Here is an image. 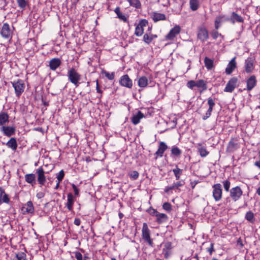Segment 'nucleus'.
<instances>
[{
  "instance_id": "nucleus-41",
  "label": "nucleus",
  "mask_w": 260,
  "mask_h": 260,
  "mask_svg": "<svg viewBox=\"0 0 260 260\" xmlns=\"http://www.w3.org/2000/svg\"><path fill=\"white\" fill-rule=\"evenodd\" d=\"M222 182L224 190L227 192L230 191V186H231L230 181L229 180L226 179L225 180L223 181Z\"/></svg>"
},
{
  "instance_id": "nucleus-43",
  "label": "nucleus",
  "mask_w": 260,
  "mask_h": 260,
  "mask_svg": "<svg viewBox=\"0 0 260 260\" xmlns=\"http://www.w3.org/2000/svg\"><path fill=\"white\" fill-rule=\"evenodd\" d=\"M18 6L22 9H24L27 5L26 1L25 0H16Z\"/></svg>"
},
{
  "instance_id": "nucleus-54",
  "label": "nucleus",
  "mask_w": 260,
  "mask_h": 260,
  "mask_svg": "<svg viewBox=\"0 0 260 260\" xmlns=\"http://www.w3.org/2000/svg\"><path fill=\"white\" fill-rule=\"evenodd\" d=\"M207 103L208 105H209V107L213 108L215 105L214 100L210 98H208Z\"/></svg>"
},
{
  "instance_id": "nucleus-49",
  "label": "nucleus",
  "mask_w": 260,
  "mask_h": 260,
  "mask_svg": "<svg viewBox=\"0 0 260 260\" xmlns=\"http://www.w3.org/2000/svg\"><path fill=\"white\" fill-rule=\"evenodd\" d=\"M186 85L188 88L192 89L196 86V82L193 80H190L187 83Z\"/></svg>"
},
{
  "instance_id": "nucleus-48",
  "label": "nucleus",
  "mask_w": 260,
  "mask_h": 260,
  "mask_svg": "<svg viewBox=\"0 0 260 260\" xmlns=\"http://www.w3.org/2000/svg\"><path fill=\"white\" fill-rule=\"evenodd\" d=\"M213 109V108L209 107L207 111L206 112L205 115L204 116L203 118L204 120L207 119L211 116Z\"/></svg>"
},
{
  "instance_id": "nucleus-21",
  "label": "nucleus",
  "mask_w": 260,
  "mask_h": 260,
  "mask_svg": "<svg viewBox=\"0 0 260 260\" xmlns=\"http://www.w3.org/2000/svg\"><path fill=\"white\" fill-rule=\"evenodd\" d=\"M114 12L117 15V17L120 20L123 21L124 22L128 23V20L127 19L128 16H126L120 11V8L117 7L114 10Z\"/></svg>"
},
{
  "instance_id": "nucleus-5",
  "label": "nucleus",
  "mask_w": 260,
  "mask_h": 260,
  "mask_svg": "<svg viewBox=\"0 0 260 260\" xmlns=\"http://www.w3.org/2000/svg\"><path fill=\"white\" fill-rule=\"evenodd\" d=\"M212 195L216 202L220 201L222 197V189L220 183H216L212 186Z\"/></svg>"
},
{
  "instance_id": "nucleus-59",
  "label": "nucleus",
  "mask_w": 260,
  "mask_h": 260,
  "mask_svg": "<svg viewBox=\"0 0 260 260\" xmlns=\"http://www.w3.org/2000/svg\"><path fill=\"white\" fill-rule=\"evenodd\" d=\"M253 70V66H246L245 71L247 73H250Z\"/></svg>"
},
{
  "instance_id": "nucleus-11",
  "label": "nucleus",
  "mask_w": 260,
  "mask_h": 260,
  "mask_svg": "<svg viewBox=\"0 0 260 260\" xmlns=\"http://www.w3.org/2000/svg\"><path fill=\"white\" fill-rule=\"evenodd\" d=\"M198 38L202 42H205L209 38V33L207 29L205 27H201L199 28Z\"/></svg>"
},
{
  "instance_id": "nucleus-52",
  "label": "nucleus",
  "mask_w": 260,
  "mask_h": 260,
  "mask_svg": "<svg viewBox=\"0 0 260 260\" xmlns=\"http://www.w3.org/2000/svg\"><path fill=\"white\" fill-rule=\"evenodd\" d=\"M205 65H213V60L205 57L204 59Z\"/></svg>"
},
{
  "instance_id": "nucleus-2",
  "label": "nucleus",
  "mask_w": 260,
  "mask_h": 260,
  "mask_svg": "<svg viewBox=\"0 0 260 260\" xmlns=\"http://www.w3.org/2000/svg\"><path fill=\"white\" fill-rule=\"evenodd\" d=\"M68 76L70 81L76 86H78L79 81L81 79V75L73 68L70 69L68 71Z\"/></svg>"
},
{
  "instance_id": "nucleus-53",
  "label": "nucleus",
  "mask_w": 260,
  "mask_h": 260,
  "mask_svg": "<svg viewBox=\"0 0 260 260\" xmlns=\"http://www.w3.org/2000/svg\"><path fill=\"white\" fill-rule=\"evenodd\" d=\"M207 251L209 253L210 255H212L213 252L215 251L214 248V243H211L209 247L207 248Z\"/></svg>"
},
{
  "instance_id": "nucleus-8",
  "label": "nucleus",
  "mask_w": 260,
  "mask_h": 260,
  "mask_svg": "<svg viewBox=\"0 0 260 260\" xmlns=\"http://www.w3.org/2000/svg\"><path fill=\"white\" fill-rule=\"evenodd\" d=\"M148 25V21L146 19H141L136 26L135 30V35L137 37L141 36L144 33V27Z\"/></svg>"
},
{
  "instance_id": "nucleus-34",
  "label": "nucleus",
  "mask_w": 260,
  "mask_h": 260,
  "mask_svg": "<svg viewBox=\"0 0 260 260\" xmlns=\"http://www.w3.org/2000/svg\"><path fill=\"white\" fill-rule=\"evenodd\" d=\"M128 2L130 6L136 9L141 8V3L140 0H126Z\"/></svg>"
},
{
  "instance_id": "nucleus-46",
  "label": "nucleus",
  "mask_w": 260,
  "mask_h": 260,
  "mask_svg": "<svg viewBox=\"0 0 260 260\" xmlns=\"http://www.w3.org/2000/svg\"><path fill=\"white\" fill-rule=\"evenodd\" d=\"M211 35L212 38L214 40H216L218 37L222 36V35L219 33L218 31L216 30H212L211 32Z\"/></svg>"
},
{
  "instance_id": "nucleus-62",
  "label": "nucleus",
  "mask_w": 260,
  "mask_h": 260,
  "mask_svg": "<svg viewBox=\"0 0 260 260\" xmlns=\"http://www.w3.org/2000/svg\"><path fill=\"white\" fill-rule=\"evenodd\" d=\"M158 213V212L155 209H152V211L150 212V214L151 215H153L154 216H156V214H157Z\"/></svg>"
},
{
  "instance_id": "nucleus-22",
  "label": "nucleus",
  "mask_w": 260,
  "mask_h": 260,
  "mask_svg": "<svg viewBox=\"0 0 260 260\" xmlns=\"http://www.w3.org/2000/svg\"><path fill=\"white\" fill-rule=\"evenodd\" d=\"M151 18L154 22L166 20V16L164 14L157 12H153L151 15Z\"/></svg>"
},
{
  "instance_id": "nucleus-40",
  "label": "nucleus",
  "mask_w": 260,
  "mask_h": 260,
  "mask_svg": "<svg viewBox=\"0 0 260 260\" xmlns=\"http://www.w3.org/2000/svg\"><path fill=\"white\" fill-rule=\"evenodd\" d=\"M101 73L105 76L109 80H113L114 78V73H112L110 74L104 70H102Z\"/></svg>"
},
{
  "instance_id": "nucleus-61",
  "label": "nucleus",
  "mask_w": 260,
  "mask_h": 260,
  "mask_svg": "<svg viewBox=\"0 0 260 260\" xmlns=\"http://www.w3.org/2000/svg\"><path fill=\"white\" fill-rule=\"evenodd\" d=\"M74 223L75 225L79 226L81 223V220L79 218H76L75 219Z\"/></svg>"
},
{
  "instance_id": "nucleus-26",
  "label": "nucleus",
  "mask_w": 260,
  "mask_h": 260,
  "mask_svg": "<svg viewBox=\"0 0 260 260\" xmlns=\"http://www.w3.org/2000/svg\"><path fill=\"white\" fill-rule=\"evenodd\" d=\"M67 207L69 211L73 210V206L74 203V196L71 193H69L67 196Z\"/></svg>"
},
{
  "instance_id": "nucleus-37",
  "label": "nucleus",
  "mask_w": 260,
  "mask_h": 260,
  "mask_svg": "<svg viewBox=\"0 0 260 260\" xmlns=\"http://www.w3.org/2000/svg\"><path fill=\"white\" fill-rule=\"evenodd\" d=\"M245 219L251 223H253L255 221L254 214L251 211H248L245 215Z\"/></svg>"
},
{
  "instance_id": "nucleus-15",
  "label": "nucleus",
  "mask_w": 260,
  "mask_h": 260,
  "mask_svg": "<svg viewBox=\"0 0 260 260\" xmlns=\"http://www.w3.org/2000/svg\"><path fill=\"white\" fill-rule=\"evenodd\" d=\"M120 84L128 88H132L133 86L132 80L129 78L127 75L122 76L119 80Z\"/></svg>"
},
{
  "instance_id": "nucleus-60",
  "label": "nucleus",
  "mask_w": 260,
  "mask_h": 260,
  "mask_svg": "<svg viewBox=\"0 0 260 260\" xmlns=\"http://www.w3.org/2000/svg\"><path fill=\"white\" fill-rule=\"evenodd\" d=\"M236 57L233 58L229 62L228 65H236Z\"/></svg>"
},
{
  "instance_id": "nucleus-32",
  "label": "nucleus",
  "mask_w": 260,
  "mask_h": 260,
  "mask_svg": "<svg viewBox=\"0 0 260 260\" xmlns=\"http://www.w3.org/2000/svg\"><path fill=\"white\" fill-rule=\"evenodd\" d=\"M232 16L231 20L233 23H235V21L241 23L244 22V19L237 13L233 12L232 13Z\"/></svg>"
},
{
  "instance_id": "nucleus-4",
  "label": "nucleus",
  "mask_w": 260,
  "mask_h": 260,
  "mask_svg": "<svg viewBox=\"0 0 260 260\" xmlns=\"http://www.w3.org/2000/svg\"><path fill=\"white\" fill-rule=\"evenodd\" d=\"M12 84L15 89L16 96L18 98L20 97L24 90L25 84L24 81L19 79L17 81L12 82Z\"/></svg>"
},
{
  "instance_id": "nucleus-33",
  "label": "nucleus",
  "mask_w": 260,
  "mask_h": 260,
  "mask_svg": "<svg viewBox=\"0 0 260 260\" xmlns=\"http://www.w3.org/2000/svg\"><path fill=\"white\" fill-rule=\"evenodd\" d=\"M156 221L158 223H161L166 222L168 219V216L166 214L158 213L156 214Z\"/></svg>"
},
{
  "instance_id": "nucleus-35",
  "label": "nucleus",
  "mask_w": 260,
  "mask_h": 260,
  "mask_svg": "<svg viewBox=\"0 0 260 260\" xmlns=\"http://www.w3.org/2000/svg\"><path fill=\"white\" fill-rule=\"evenodd\" d=\"M138 86L140 87H145L148 85V79L145 76L141 77L138 81Z\"/></svg>"
},
{
  "instance_id": "nucleus-50",
  "label": "nucleus",
  "mask_w": 260,
  "mask_h": 260,
  "mask_svg": "<svg viewBox=\"0 0 260 260\" xmlns=\"http://www.w3.org/2000/svg\"><path fill=\"white\" fill-rule=\"evenodd\" d=\"M236 66H229L225 69V73L227 75H230L235 70Z\"/></svg>"
},
{
  "instance_id": "nucleus-16",
  "label": "nucleus",
  "mask_w": 260,
  "mask_h": 260,
  "mask_svg": "<svg viewBox=\"0 0 260 260\" xmlns=\"http://www.w3.org/2000/svg\"><path fill=\"white\" fill-rule=\"evenodd\" d=\"M10 202L9 196L2 187H0V205L3 203L9 204Z\"/></svg>"
},
{
  "instance_id": "nucleus-13",
  "label": "nucleus",
  "mask_w": 260,
  "mask_h": 260,
  "mask_svg": "<svg viewBox=\"0 0 260 260\" xmlns=\"http://www.w3.org/2000/svg\"><path fill=\"white\" fill-rule=\"evenodd\" d=\"M0 131L3 133L4 135L10 137L15 134L16 129L15 127L13 126L4 125L0 127Z\"/></svg>"
},
{
  "instance_id": "nucleus-44",
  "label": "nucleus",
  "mask_w": 260,
  "mask_h": 260,
  "mask_svg": "<svg viewBox=\"0 0 260 260\" xmlns=\"http://www.w3.org/2000/svg\"><path fill=\"white\" fill-rule=\"evenodd\" d=\"M26 255L23 252H20L16 254L14 260H25Z\"/></svg>"
},
{
  "instance_id": "nucleus-36",
  "label": "nucleus",
  "mask_w": 260,
  "mask_h": 260,
  "mask_svg": "<svg viewBox=\"0 0 260 260\" xmlns=\"http://www.w3.org/2000/svg\"><path fill=\"white\" fill-rule=\"evenodd\" d=\"M182 153V151L177 146H173L171 149V154L173 156L180 157Z\"/></svg>"
},
{
  "instance_id": "nucleus-56",
  "label": "nucleus",
  "mask_w": 260,
  "mask_h": 260,
  "mask_svg": "<svg viewBox=\"0 0 260 260\" xmlns=\"http://www.w3.org/2000/svg\"><path fill=\"white\" fill-rule=\"evenodd\" d=\"M75 257L77 260H83V257L82 254L78 251L74 252Z\"/></svg>"
},
{
  "instance_id": "nucleus-18",
  "label": "nucleus",
  "mask_w": 260,
  "mask_h": 260,
  "mask_svg": "<svg viewBox=\"0 0 260 260\" xmlns=\"http://www.w3.org/2000/svg\"><path fill=\"white\" fill-rule=\"evenodd\" d=\"M168 147L167 144L164 142H160L159 143L158 148L155 153V155L157 156L162 157L164 152L168 149Z\"/></svg>"
},
{
  "instance_id": "nucleus-57",
  "label": "nucleus",
  "mask_w": 260,
  "mask_h": 260,
  "mask_svg": "<svg viewBox=\"0 0 260 260\" xmlns=\"http://www.w3.org/2000/svg\"><path fill=\"white\" fill-rule=\"evenodd\" d=\"M72 186L75 192V195L78 196L79 192V189L77 188V187L74 184H72Z\"/></svg>"
},
{
  "instance_id": "nucleus-19",
  "label": "nucleus",
  "mask_w": 260,
  "mask_h": 260,
  "mask_svg": "<svg viewBox=\"0 0 260 260\" xmlns=\"http://www.w3.org/2000/svg\"><path fill=\"white\" fill-rule=\"evenodd\" d=\"M24 178L25 181L27 183L30 184L31 186H34V185L36 184V176L35 174H26L24 176Z\"/></svg>"
},
{
  "instance_id": "nucleus-55",
  "label": "nucleus",
  "mask_w": 260,
  "mask_h": 260,
  "mask_svg": "<svg viewBox=\"0 0 260 260\" xmlns=\"http://www.w3.org/2000/svg\"><path fill=\"white\" fill-rule=\"evenodd\" d=\"M246 65H253L254 64V59L253 57H248L246 60Z\"/></svg>"
},
{
  "instance_id": "nucleus-28",
  "label": "nucleus",
  "mask_w": 260,
  "mask_h": 260,
  "mask_svg": "<svg viewBox=\"0 0 260 260\" xmlns=\"http://www.w3.org/2000/svg\"><path fill=\"white\" fill-rule=\"evenodd\" d=\"M198 150L201 157H205L209 154V152L202 144H198Z\"/></svg>"
},
{
  "instance_id": "nucleus-63",
  "label": "nucleus",
  "mask_w": 260,
  "mask_h": 260,
  "mask_svg": "<svg viewBox=\"0 0 260 260\" xmlns=\"http://www.w3.org/2000/svg\"><path fill=\"white\" fill-rule=\"evenodd\" d=\"M96 91L99 93H102L101 90L100 89L99 85L98 83V81H96Z\"/></svg>"
},
{
  "instance_id": "nucleus-24",
  "label": "nucleus",
  "mask_w": 260,
  "mask_h": 260,
  "mask_svg": "<svg viewBox=\"0 0 260 260\" xmlns=\"http://www.w3.org/2000/svg\"><path fill=\"white\" fill-rule=\"evenodd\" d=\"M143 117H144L143 113L139 111L137 114L133 115L131 118V121L134 124L136 125L140 122V119Z\"/></svg>"
},
{
  "instance_id": "nucleus-29",
  "label": "nucleus",
  "mask_w": 260,
  "mask_h": 260,
  "mask_svg": "<svg viewBox=\"0 0 260 260\" xmlns=\"http://www.w3.org/2000/svg\"><path fill=\"white\" fill-rule=\"evenodd\" d=\"M6 145L11 148L13 150L15 151L17 148V143L15 138H11L7 143Z\"/></svg>"
},
{
  "instance_id": "nucleus-3",
  "label": "nucleus",
  "mask_w": 260,
  "mask_h": 260,
  "mask_svg": "<svg viewBox=\"0 0 260 260\" xmlns=\"http://www.w3.org/2000/svg\"><path fill=\"white\" fill-rule=\"evenodd\" d=\"M142 236L143 239L151 247L153 246L152 240L150 238V232L146 223L143 224L142 230Z\"/></svg>"
},
{
  "instance_id": "nucleus-42",
  "label": "nucleus",
  "mask_w": 260,
  "mask_h": 260,
  "mask_svg": "<svg viewBox=\"0 0 260 260\" xmlns=\"http://www.w3.org/2000/svg\"><path fill=\"white\" fill-rule=\"evenodd\" d=\"M49 65H60L61 60L58 58H54L49 61Z\"/></svg>"
},
{
  "instance_id": "nucleus-51",
  "label": "nucleus",
  "mask_w": 260,
  "mask_h": 260,
  "mask_svg": "<svg viewBox=\"0 0 260 260\" xmlns=\"http://www.w3.org/2000/svg\"><path fill=\"white\" fill-rule=\"evenodd\" d=\"M130 177L134 179H136L138 178L139 174L136 171H132L129 174Z\"/></svg>"
},
{
  "instance_id": "nucleus-27",
  "label": "nucleus",
  "mask_w": 260,
  "mask_h": 260,
  "mask_svg": "<svg viewBox=\"0 0 260 260\" xmlns=\"http://www.w3.org/2000/svg\"><path fill=\"white\" fill-rule=\"evenodd\" d=\"M183 183L181 181H178L176 183H173V184L170 186H167L165 189V192L166 193H168L170 190H173L175 189H178L179 188L182 186H183Z\"/></svg>"
},
{
  "instance_id": "nucleus-23",
  "label": "nucleus",
  "mask_w": 260,
  "mask_h": 260,
  "mask_svg": "<svg viewBox=\"0 0 260 260\" xmlns=\"http://www.w3.org/2000/svg\"><path fill=\"white\" fill-rule=\"evenodd\" d=\"M9 122V116L5 112L0 113V126H3Z\"/></svg>"
},
{
  "instance_id": "nucleus-9",
  "label": "nucleus",
  "mask_w": 260,
  "mask_h": 260,
  "mask_svg": "<svg viewBox=\"0 0 260 260\" xmlns=\"http://www.w3.org/2000/svg\"><path fill=\"white\" fill-rule=\"evenodd\" d=\"M36 174L37 176L38 183L40 186L44 185L46 182V177L45 175V172L42 167H40L36 170Z\"/></svg>"
},
{
  "instance_id": "nucleus-7",
  "label": "nucleus",
  "mask_w": 260,
  "mask_h": 260,
  "mask_svg": "<svg viewBox=\"0 0 260 260\" xmlns=\"http://www.w3.org/2000/svg\"><path fill=\"white\" fill-rule=\"evenodd\" d=\"M242 194L243 191L238 186L232 187L230 190V197L235 202L239 200Z\"/></svg>"
},
{
  "instance_id": "nucleus-1",
  "label": "nucleus",
  "mask_w": 260,
  "mask_h": 260,
  "mask_svg": "<svg viewBox=\"0 0 260 260\" xmlns=\"http://www.w3.org/2000/svg\"><path fill=\"white\" fill-rule=\"evenodd\" d=\"M0 34L1 37L8 40L12 39L13 35V30L10 27L8 23H4L2 26L0 30Z\"/></svg>"
},
{
  "instance_id": "nucleus-45",
  "label": "nucleus",
  "mask_w": 260,
  "mask_h": 260,
  "mask_svg": "<svg viewBox=\"0 0 260 260\" xmlns=\"http://www.w3.org/2000/svg\"><path fill=\"white\" fill-rule=\"evenodd\" d=\"M162 208L168 212H170L172 210V206L170 203L166 202L164 203L162 205Z\"/></svg>"
},
{
  "instance_id": "nucleus-38",
  "label": "nucleus",
  "mask_w": 260,
  "mask_h": 260,
  "mask_svg": "<svg viewBox=\"0 0 260 260\" xmlns=\"http://www.w3.org/2000/svg\"><path fill=\"white\" fill-rule=\"evenodd\" d=\"M173 172L174 174L176 179L178 180L180 179L181 175L182 174L183 170L176 167V168L173 170Z\"/></svg>"
},
{
  "instance_id": "nucleus-39",
  "label": "nucleus",
  "mask_w": 260,
  "mask_h": 260,
  "mask_svg": "<svg viewBox=\"0 0 260 260\" xmlns=\"http://www.w3.org/2000/svg\"><path fill=\"white\" fill-rule=\"evenodd\" d=\"M143 40L145 43L147 44H150L152 41V38L151 37V33H146L144 34L143 36Z\"/></svg>"
},
{
  "instance_id": "nucleus-58",
  "label": "nucleus",
  "mask_w": 260,
  "mask_h": 260,
  "mask_svg": "<svg viewBox=\"0 0 260 260\" xmlns=\"http://www.w3.org/2000/svg\"><path fill=\"white\" fill-rule=\"evenodd\" d=\"M45 196V193L43 192L40 191L37 193L36 197L38 199H42Z\"/></svg>"
},
{
  "instance_id": "nucleus-10",
  "label": "nucleus",
  "mask_w": 260,
  "mask_h": 260,
  "mask_svg": "<svg viewBox=\"0 0 260 260\" xmlns=\"http://www.w3.org/2000/svg\"><path fill=\"white\" fill-rule=\"evenodd\" d=\"M239 147L240 144L238 139L232 138L228 144L226 151L227 152L232 153L237 150Z\"/></svg>"
},
{
  "instance_id": "nucleus-64",
  "label": "nucleus",
  "mask_w": 260,
  "mask_h": 260,
  "mask_svg": "<svg viewBox=\"0 0 260 260\" xmlns=\"http://www.w3.org/2000/svg\"><path fill=\"white\" fill-rule=\"evenodd\" d=\"M50 68L52 71H55L58 66H49Z\"/></svg>"
},
{
  "instance_id": "nucleus-31",
  "label": "nucleus",
  "mask_w": 260,
  "mask_h": 260,
  "mask_svg": "<svg viewBox=\"0 0 260 260\" xmlns=\"http://www.w3.org/2000/svg\"><path fill=\"white\" fill-rule=\"evenodd\" d=\"M196 87H197L198 88H202V89L200 91V92H202V91L207 90V82L202 79L198 80L196 82Z\"/></svg>"
},
{
  "instance_id": "nucleus-17",
  "label": "nucleus",
  "mask_w": 260,
  "mask_h": 260,
  "mask_svg": "<svg viewBox=\"0 0 260 260\" xmlns=\"http://www.w3.org/2000/svg\"><path fill=\"white\" fill-rule=\"evenodd\" d=\"M172 248V246L171 242H167L165 243L164 247L162 249V253L166 258H168L171 254Z\"/></svg>"
},
{
  "instance_id": "nucleus-30",
  "label": "nucleus",
  "mask_w": 260,
  "mask_h": 260,
  "mask_svg": "<svg viewBox=\"0 0 260 260\" xmlns=\"http://www.w3.org/2000/svg\"><path fill=\"white\" fill-rule=\"evenodd\" d=\"M189 8L192 11H197L200 7L199 0H189Z\"/></svg>"
},
{
  "instance_id": "nucleus-20",
  "label": "nucleus",
  "mask_w": 260,
  "mask_h": 260,
  "mask_svg": "<svg viewBox=\"0 0 260 260\" xmlns=\"http://www.w3.org/2000/svg\"><path fill=\"white\" fill-rule=\"evenodd\" d=\"M247 89L248 91L251 90L256 85V79L254 75L251 76L247 80Z\"/></svg>"
},
{
  "instance_id": "nucleus-12",
  "label": "nucleus",
  "mask_w": 260,
  "mask_h": 260,
  "mask_svg": "<svg viewBox=\"0 0 260 260\" xmlns=\"http://www.w3.org/2000/svg\"><path fill=\"white\" fill-rule=\"evenodd\" d=\"M181 28L179 25H176L173 27L166 36V39L172 40L174 38L180 33Z\"/></svg>"
},
{
  "instance_id": "nucleus-14",
  "label": "nucleus",
  "mask_w": 260,
  "mask_h": 260,
  "mask_svg": "<svg viewBox=\"0 0 260 260\" xmlns=\"http://www.w3.org/2000/svg\"><path fill=\"white\" fill-rule=\"evenodd\" d=\"M23 214L27 213L33 214L35 212L34 207L31 201H28L21 208Z\"/></svg>"
},
{
  "instance_id": "nucleus-6",
  "label": "nucleus",
  "mask_w": 260,
  "mask_h": 260,
  "mask_svg": "<svg viewBox=\"0 0 260 260\" xmlns=\"http://www.w3.org/2000/svg\"><path fill=\"white\" fill-rule=\"evenodd\" d=\"M238 86V79L234 77L230 79L227 82L223 91L225 92L232 93Z\"/></svg>"
},
{
  "instance_id": "nucleus-47",
  "label": "nucleus",
  "mask_w": 260,
  "mask_h": 260,
  "mask_svg": "<svg viewBox=\"0 0 260 260\" xmlns=\"http://www.w3.org/2000/svg\"><path fill=\"white\" fill-rule=\"evenodd\" d=\"M64 176V171H63V170H61V171H60L58 174L57 175L56 178H57V181H58L59 182H60L62 180Z\"/></svg>"
},
{
  "instance_id": "nucleus-25",
  "label": "nucleus",
  "mask_w": 260,
  "mask_h": 260,
  "mask_svg": "<svg viewBox=\"0 0 260 260\" xmlns=\"http://www.w3.org/2000/svg\"><path fill=\"white\" fill-rule=\"evenodd\" d=\"M225 18V16L219 15L217 16L215 18L214 22V26L216 30H218L220 27V23L223 21L228 20L229 19H224Z\"/></svg>"
}]
</instances>
